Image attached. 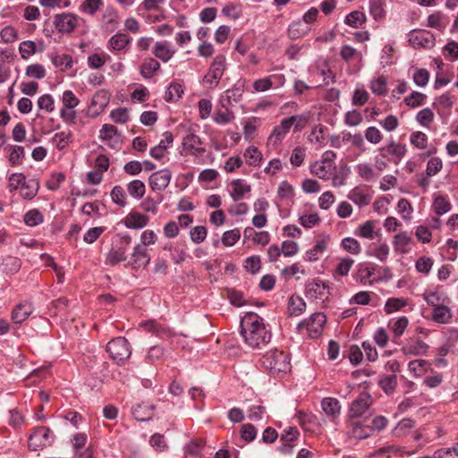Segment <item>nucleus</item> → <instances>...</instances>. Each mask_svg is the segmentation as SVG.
<instances>
[{"label":"nucleus","mask_w":458,"mask_h":458,"mask_svg":"<svg viewBox=\"0 0 458 458\" xmlns=\"http://www.w3.org/2000/svg\"><path fill=\"white\" fill-rule=\"evenodd\" d=\"M241 335L251 349H261L271 340L272 334L257 313L247 312L241 321Z\"/></svg>","instance_id":"1"},{"label":"nucleus","mask_w":458,"mask_h":458,"mask_svg":"<svg viewBox=\"0 0 458 458\" xmlns=\"http://www.w3.org/2000/svg\"><path fill=\"white\" fill-rule=\"evenodd\" d=\"M261 364L273 377H279L291 370L288 354L276 349L266 352L261 358Z\"/></svg>","instance_id":"2"},{"label":"nucleus","mask_w":458,"mask_h":458,"mask_svg":"<svg viewBox=\"0 0 458 458\" xmlns=\"http://www.w3.org/2000/svg\"><path fill=\"white\" fill-rule=\"evenodd\" d=\"M373 399L368 392H362L354 399L349 407V420L367 419L373 414L371 405Z\"/></svg>","instance_id":"3"},{"label":"nucleus","mask_w":458,"mask_h":458,"mask_svg":"<svg viewBox=\"0 0 458 458\" xmlns=\"http://www.w3.org/2000/svg\"><path fill=\"white\" fill-rule=\"evenodd\" d=\"M131 242V237L128 234H118L114 246L107 254L106 264L115 266L127 259V250Z\"/></svg>","instance_id":"4"},{"label":"nucleus","mask_w":458,"mask_h":458,"mask_svg":"<svg viewBox=\"0 0 458 458\" xmlns=\"http://www.w3.org/2000/svg\"><path fill=\"white\" fill-rule=\"evenodd\" d=\"M336 155L334 151L327 150L323 156L322 159L315 162L310 166V172L315 176L322 180H328L333 173L335 171V159Z\"/></svg>","instance_id":"5"},{"label":"nucleus","mask_w":458,"mask_h":458,"mask_svg":"<svg viewBox=\"0 0 458 458\" xmlns=\"http://www.w3.org/2000/svg\"><path fill=\"white\" fill-rule=\"evenodd\" d=\"M226 69V59L223 55H217L210 64V67L203 78V83L208 89L218 86L221 78Z\"/></svg>","instance_id":"6"},{"label":"nucleus","mask_w":458,"mask_h":458,"mask_svg":"<svg viewBox=\"0 0 458 458\" xmlns=\"http://www.w3.org/2000/svg\"><path fill=\"white\" fill-rule=\"evenodd\" d=\"M326 322L327 317L323 312H315L309 318L299 323L298 330L301 333L306 331L310 337L317 338L322 334Z\"/></svg>","instance_id":"7"},{"label":"nucleus","mask_w":458,"mask_h":458,"mask_svg":"<svg viewBox=\"0 0 458 458\" xmlns=\"http://www.w3.org/2000/svg\"><path fill=\"white\" fill-rule=\"evenodd\" d=\"M106 350L117 363L124 361L131 356V347L124 337L111 340L106 345Z\"/></svg>","instance_id":"8"},{"label":"nucleus","mask_w":458,"mask_h":458,"mask_svg":"<svg viewBox=\"0 0 458 458\" xmlns=\"http://www.w3.org/2000/svg\"><path fill=\"white\" fill-rule=\"evenodd\" d=\"M54 437L55 436L49 428L38 427L30 436L29 446L30 449L37 451L50 445L54 442Z\"/></svg>","instance_id":"9"},{"label":"nucleus","mask_w":458,"mask_h":458,"mask_svg":"<svg viewBox=\"0 0 458 458\" xmlns=\"http://www.w3.org/2000/svg\"><path fill=\"white\" fill-rule=\"evenodd\" d=\"M409 43L414 48H430L435 45V37L428 30H416L410 33Z\"/></svg>","instance_id":"10"},{"label":"nucleus","mask_w":458,"mask_h":458,"mask_svg":"<svg viewBox=\"0 0 458 458\" xmlns=\"http://www.w3.org/2000/svg\"><path fill=\"white\" fill-rule=\"evenodd\" d=\"M79 17L73 13L56 14L54 25L60 33H71L78 26Z\"/></svg>","instance_id":"11"},{"label":"nucleus","mask_w":458,"mask_h":458,"mask_svg":"<svg viewBox=\"0 0 458 458\" xmlns=\"http://www.w3.org/2000/svg\"><path fill=\"white\" fill-rule=\"evenodd\" d=\"M172 174L168 169H161L153 173L148 178V183L152 191H163L170 183Z\"/></svg>","instance_id":"12"},{"label":"nucleus","mask_w":458,"mask_h":458,"mask_svg":"<svg viewBox=\"0 0 458 458\" xmlns=\"http://www.w3.org/2000/svg\"><path fill=\"white\" fill-rule=\"evenodd\" d=\"M422 297L424 301L433 309L442 305L449 304L451 301L446 293L441 290L439 287H437L434 290L426 291L422 294Z\"/></svg>","instance_id":"13"},{"label":"nucleus","mask_w":458,"mask_h":458,"mask_svg":"<svg viewBox=\"0 0 458 458\" xmlns=\"http://www.w3.org/2000/svg\"><path fill=\"white\" fill-rule=\"evenodd\" d=\"M149 261L150 257L147 249L141 244H138L134 247L131 260L128 262L127 266L131 267L134 269H139L148 266Z\"/></svg>","instance_id":"14"},{"label":"nucleus","mask_w":458,"mask_h":458,"mask_svg":"<svg viewBox=\"0 0 458 458\" xmlns=\"http://www.w3.org/2000/svg\"><path fill=\"white\" fill-rule=\"evenodd\" d=\"M321 408L323 412L327 416V418L333 421L336 422L338 420L342 406L340 402L336 398L333 397H325L321 400Z\"/></svg>","instance_id":"15"},{"label":"nucleus","mask_w":458,"mask_h":458,"mask_svg":"<svg viewBox=\"0 0 458 458\" xmlns=\"http://www.w3.org/2000/svg\"><path fill=\"white\" fill-rule=\"evenodd\" d=\"M328 293V286L319 279H313L306 284L305 293L310 299L322 300Z\"/></svg>","instance_id":"16"},{"label":"nucleus","mask_w":458,"mask_h":458,"mask_svg":"<svg viewBox=\"0 0 458 458\" xmlns=\"http://www.w3.org/2000/svg\"><path fill=\"white\" fill-rule=\"evenodd\" d=\"M328 236L318 237L314 246L305 253V259L310 262L318 261L327 249Z\"/></svg>","instance_id":"17"},{"label":"nucleus","mask_w":458,"mask_h":458,"mask_svg":"<svg viewBox=\"0 0 458 458\" xmlns=\"http://www.w3.org/2000/svg\"><path fill=\"white\" fill-rule=\"evenodd\" d=\"M174 141V136L170 131H165L163 133V139L160 142L150 148L149 155L155 159H161L165 157L167 149L172 147Z\"/></svg>","instance_id":"18"},{"label":"nucleus","mask_w":458,"mask_h":458,"mask_svg":"<svg viewBox=\"0 0 458 458\" xmlns=\"http://www.w3.org/2000/svg\"><path fill=\"white\" fill-rule=\"evenodd\" d=\"M201 144L199 137L193 133H189L183 137L182 142L183 150L194 156L200 155L205 151Z\"/></svg>","instance_id":"19"},{"label":"nucleus","mask_w":458,"mask_h":458,"mask_svg":"<svg viewBox=\"0 0 458 458\" xmlns=\"http://www.w3.org/2000/svg\"><path fill=\"white\" fill-rule=\"evenodd\" d=\"M349 435L355 439H365L372 436V429L369 425H365L357 420H349Z\"/></svg>","instance_id":"20"},{"label":"nucleus","mask_w":458,"mask_h":458,"mask_svg":"<svg viewBox=\"0 0 458 458\" xmlns=\"http://www.w3.org/2000/svg\"><path fill=\"white\" fill-rule=\"evenodd\" d=\"M149 222L147 215L138 211H131L123 219V224L128 229H141Z\"/></svg>","instance_id":"21"},{"label":"nucleus","mask_w":458,"mask_h":458,"mask_svg":"<svg viewBox=\"0 0 458 458\" xmlns=\"http://www.w3.org/2000/svg\"><path fill=\"white\" fill-rule=\"evenodd\" d=\"M230 196L233 201L242 200L244 196L251 191L250 185L244 182L242 179L233 180L230 183Z\"/></svg>","instance_id":"22"},{"label":"nucleus","mask_w":458,"mask_h":458,"mask_svg":"<svg viewBox=\"0 0 458 458\" xmlns=\"http://www.w3.org/2000/svg\"><path fill=\"white\" fill-rule=\"evenodd\" d=\"M274 81H277L280 85H283L284 82V76L273 74L268 77L256 80L253 82V89L255 92L267 91L273 87Z\"/></svg>","instance_id":"23"},{"label":"nucleus","mask_w":458,"mask_h":458,"mask_svg":"<svg viewBox=\"0 0 458 458\" xmlns=\"http://www.w3.org/2000/svg\"><path fill=\"white\" fill-rule=\"evenodd\" d=\"M290 129L288 122L285 119L282 120L280 124L274 128L267 143L272 146H277L289 132Z\"/></svg>","instance_id":"24"},{"label":"nucleus","mask_w":458,"mask_h":458,"mask_svg":"<svg viewBox=\"0 0 458 458\" xmlns=\"http://www.w3.org/2000/svg\"><path fill=\"white\" fill-rule=\"evenodd\" d=\"M33 307L30 302H21L15 306L12 312V319L14 323L21 324L32 313Z\"/></svg>","instance_id":"25"},{"label":"nucleus","mask_w":458,"mask_h":458,"mask_svg":"<svg viewBox=\"0 0 458 458\" xmlns=\"http://www.w3.org/2000/svg\"><path fill=\"white\" fill-rule=\"evenodd\" d=\"M347 198L360 208L368 206L371 201V195L365 192L360 187H355L349 191Z\"/></svg>","instance_id":"26"},{"label":"nucleus","mask_w":458,"mask_h":458,"mask_svg":"<svg viewBox=\"0 0 458 458\" xmlns=\"http://www.w3.org/2000/svg\"><path fill=\"white\" fill-rule=\"evenodd\" d=\"M355 171L357 174L366 182H373L377 179L378 174L368 162H361L356 165Z\"/></svg>","instance_id":"27"},{"label":"nucleus","mask_w":458,"mask_h":458,"mask_svg":"<svg viewBox=\"0 0 458 458\" xmlns=\"http://www.w3.org/2000/svg\"><path fill=\"white\" fill-rule=\"evenodd\" d=\"M110 100V94L106 89L98 90L91 100L90 107L95 109V113H99L108 105Z\"/></svg>","instance_id":"28"},{"label":"nucleus","mask_w":458,"mask_h":458,"mask_svg":"<svg viewBox=\"0 0 458 458\" xmlns=\"http://www.w3.org/2000/svg\"><path fill=\"white\" fill-rule=\"evenodd\" d=\"M380 152H387L389 155L394 157L398 160H401L406 154L407 148L404 144L391 140L387 145L378 148Z\"/></svg>","instance_id":"29"},{"label":"nucleus","mask_w":458,"mask_h":458,"mask_svg":"<svg viewBox=\"0 0 458 458\" xmlns=\"http://www.w3.org/2000/svg\"><path fill=\"white\" fill-rule=\"evenodd\" d=\"M131 38L128 35L116 33L108 40L107 47L113 52L122 51L131 43Z\"/></svg>","instance_id":"30"},{"label":"nucleus","mask_w":458,"mask_h":458,"mask_svg":"<svg viewBox=\"0 0 458 458\" xmlns=\"http://www.w3.org/2000/svg\"><path fill=\"white\" fill-rule=\"evenodd\" d=\"M132 415L139 421L149 420L153 415V406L148 403H140L132 407Z\"/></svg>","instance_id":"31"},{"label":"nucleus","mask_w":458,"mask_h":458,"mask_svg":"<svg viewBox=\"0 0 458 458\" xmlns=\"http://www.w3.org/2000/svg\"><path fill=\"white\" fill-rule=\"evenodd\" d=\"M140 327L148 331L156 334L159 337H170L172 336V332L169 328H166L161 325H159L155 320H148L140 324Z\"/></svg>","instance_id":"32"},{"label":"nucleus","mask_w":458,"mask_h":458,"mask_svg":"<svg viewBox=\"0 0 458 458\" xmlns=\"http://www.w3.org/2000/svg\"><path fill=\"white\" fill-rule=\"evenodd\" d=\"M448 305L434 308L431 313L432 320L439 324L448 323L452 318V311Z\"/></svg>","instance_id":"33"},{"label":"nucleus","mask_w":458,"mask_h":458,"mask_svg":"<svg viewBox=\"0 0 458 458\" xmlns=\"http://www.w3.org/2000/svg\"><path fill=\"white\" fill-rule=\"evenodd\" d=\"M153 54L156 57L165 63L174 56V50L171 49L167 42H157L153 49Z\"/></svg>","instance_id":"34"},{"label":"nucleus","mask_w":458,"mask_h":458,"mask_svg":"<svg viewBox=\"0 0 458 458\" xmlns=\"http://www.w3.org/2000/svg\"><path fill=\"white\" fill-rule=\"evenodd\" d=\"M242 89L238 86L227 89L220 98L221 106H232L233 103L238 102L242 96Z\"/></svg>","instance_id":"35"},{"label":"nucleus","mask_w":458,"mask_h":458,"mask_svg":"<svg viewBox=\"0 0 458 458\" xmlns=\"http://www.w3.org/2000/svg\"><path fill=\"white\" fill-rule=\"evenodd\" d=\"M72 133L70 130L56 132L51 139L52 144L58 149H65L72 141Z\"/></svg>","instance_id":"36"},{"label":"nucleus","mask_w":458,"mask_h":458,"mask_svg":"<svg viewBox=\"0 0 458 458\" xmlns=\"http://www.w3.org/2000/svg\"><path fill=\"white\" fill-rule=\"evenodd\" d=\"M310 28L304 24L301 21H293L288 28V36L292 39L300 38L309 33Z\"/></svg>","instance_id":"37"},{"label":"nucleus","mask_w":458,"mask_h":458,"mask_svg":"<svg viewBox=\"0 0 458 458\" xmlns=\"http://www.w3.org/2000/svg\"><path fill=\"white\" fill-rule=\"evenodd\" d=\"M411 242V237L407 232H401L394 236L393 245L396 251L400 253H407L408 246Z\"/></svg>","instance_id":"38"},{"label":"nucleus","mask_w":458,"mask_h":458,"mask_svg":"<svg viewBox=\"0 0 458 458\" xmlns=\"http://www.w3.org/2000/svg\"><path fill=\"white\" fill-rule=\"evenodd\" d=\"M447 24V18L439 11L428 16L427 26L443 31Z\"/></svg>","instance_id":"39"},{"label":"nucleus","mask_w":458,"mask_h":458,"mask_svg":"<svg viewBox=\"0 0 458 458\" xmlns=\"http://www.w3.org/2000/svg\"><path fill=\"white\" fill-rule=\"evenodd\" d=\"M160 64L154 58H146L140 65V74L145 79L152 78L159 70Z\"/></svg>","instance_id":"40"},{"label":"nucleus","mask_w":458,"mask_h":458,"mask_svg":"<svg viewBox=\"0 0 458 458\" xmlns=\"http://www.w3.org/2000/svg\"><path fill=\"white\" fill-rule=\"evenodd\" d=\"M306 310V302L300 296L293 295L288 301V313L291 316H300Z\"/></svg>","instance_id":"41"},{"label":"nucleus","mask_w":458,"mask_h":458,"mask_svg":"<svg viewBox=\"0 0 458 458\" xmlns=\"http://www.w3.org/2000/svg\"><path fill=\"white\" fill-rule=\"evenodd\" d=\"M230 106H222V109L216 110L213 114V120L216 123L225 125L230 123L234 119V114L229 109Z\"/></svg>","instance_id":"42"},{"label":"nucleus","mask_w":458,"mask_h":458,"mask_svg":"<svg viewBox=\"0 0 458 458\" xmlns=\"http://www.w3.org/2000/svg\"><path fill=\"white\" fill-rule=\"evenodd\" d=\"M310 117V112H306L299 115H293L291 117L285 118V120L288 122V124L291 128L294 125V131H300L308 124Z\"/></svg>","instance_id":"43"},{"label":"nucleus","mask_w":458,"mask_h":458,"mask_svg":"<svg viewBox=\"0 0 458 458\" xmlns=\"http://www.w3.org/2000/svg\"><path fill=\"white\" fill-rule=\"evenodd\" d=\"M127 191L134 199H141L146 192L145 183L140 180H133L127 184Z\"/></svg>","instance_id":"44"},{"label":"nucleus","mask_w":458,"mask_h":458,"mask_svg":"<svg viewBox=\"0 0 458 458\" xmlns=\"http://www.w3.org/2000/svg\"><path fill=\"white\" fill-rule=\"evenodd\" d=\"M409 370L414 377H421L430 368V364L425 360H414L409 362Z\"/></svg>","instance_id":"45"},{"label":"nucleus","mask_w":458,"mask_h":458,"mask_svg":"<svg viewBox=\"0 0 458 458\" xmlns=\"http://www.w3.org/2000/svg\"><path fill=\"white\" fill-rule=\"evenodd\" d=\"M357 236L373 240L375 238V222L368 220L360 225L355 231Z\"/></svg>","instance_id":"46"},{"label":"nucleus","mask_w":458,"mask_h":458,"mask_svg":"<svg viewBox=\"0 0 458 458\" xmlns=\"http://www.w3.org/2000/svg\"><path fill=\"white\" fill-rule=\"evenodd\" d=\"M206 441L202 438H194L191 439L188 444L184 446L185 454L191 456H199L201 454V449L205 445Z\"/></svg>","instance_id":"47"},{"label":"nucleus","mask_w":458,"mask_h":458,"mask_svg":"<svg viewBox=\"0 0 458 458\" xmlns=\"http://www.w3.org/2000/svg\"><path fill=\"white\" fill-rule=\"evenodd\" d=\"M374 273L375 267L369 264H360L357 273L358 281L362 284H366L368 282L369 284H372V281H369V279L374 275Z\"/></svg>","instance_id":"48"},{"label":"nucleus","mask_w":458,"mask_h":458,"mask_svg":"<svg viewBox=\"0 0 458 458\" xmlns=\"http://www.w3.org/2000/svg\"><path fill=\"white\" fill-rule=\"evenodd\" d=\"M408 304L407 299L405 298H389L385 304V311L386 314L402 310Z\"/></svg>","instance_id":"49"},{"label":"nucleus","mask_w":458,"mask_h":458,"mask_svg":"<svg viewBox=\"0 0 458 458\" xmlns=\"http://www.w3.org/2000/svg\"><path fill=\"white\" fill-rule=\"evenodd\" d=\"M387 80L385 76H379L370 82L371 91L379 96H384L387 93Z\"/></svg>","instance_id":"50"},{"label":"nucleus","mask_w":458,"mask_h":458,"mask_svg":"<svg viewBox=\"0 0 458 458\" xmlns=\"http://www.w3.org/2000/svg\"><path fill=\"white\" fill-rule=\"evenodd\" d=\"M451 203L449 200L443 197V196H437L434 199L433 201V208L437 215L442 216L451 209Z\"/></svg>","instance_id":"51"},{"label":"nucleus","mask_w":458,"mask_h":458,"mask_svg":"<svg viewBox=\"0 0 458 458\" xmlns=\"http://www.w3.org/2000/svg\"><path fill=\"white\" fill-rule=\"evenodd\" d=\"M183 94L182 86L180 83L173 82L165 91V98L167 102L177 101Z\"/></svg>","instance_id":"52"},{"label":"nucleus","mask_w":458,"mask_h":458,"mask_svg":"<svg viewBox=\"0 0 458 458\" xmlns=\"http://www.w3.org/2000/svg\"><path fill=\"white\" fill-rule=\"evenodd\" d=\"M354 260L351 258L342 259L334 270V276H345L351 270Z\"/></svg>","instance_id":"53"},{"label":"nucleus","mask_w":458,"mask_h":458,"mask_svg":"<svg viewBox=\"0 0 458 458\" xmlns=\"http://www.w3.org/2000/svg\"><path fill=\"white\" fill-rule=\"evenodd\" d=\"M3 270L6 274H14L21 268V260L16 257L9 256L3 261Z\"/></svg>","instance_id":"54"},{"label":"nucleus","mask_w":458,"mask_h":458,"mask_svg":"<svg viewBox=\"0 0 458 458\" xmlns=\"http://www.w3.org/2000/svg\"><path fill=\"white\" fill-rule=\"evenodd\" d=\"M366 21V16L363 13L359 11H353L350 13L344 20V22L352 27V28H358L359 26L362 25Z\"/></svg>","instance_id":"55"},{"label":"nucleus","mask_w":458,"mask_h":458,"mask_svg":"<svg viewBox=\"0 0 458 458\" xmlns=\"http://www.w3.org/2000/svg\"><path fill=\"white\" fill-rule=\"evenodd\" d=\"M112 200L119 207H125L127 204V198L123 188L120 185H115L111 191Z\"/></svg>","instance_id":"56"},{"label":"nucleus","mask_w":458,"mask_h":458,"mask_svg":"<svg viewBox=\"0 0 458 458\" xmlns=\"http://www.w3.org/2000/svg\"><path fill=\"white\" fill-rule=\"evenodd\" d=\"M110 59V55L102 54H92L88 56V64L91 69H99Z\"/></svg>","instance_id":"57"},{"label":"nucleus","mask_w":458,"mask_h":458,"mask_svg":"<svg viewBox=\"0 0 458 458\" xmlns=\"http://www.w3.org/2000/svg\"><path fill=\"white\" fill-rule=\"evenodd\" d=\"M379 385L386 394L393 393L397 386L396 376L394 374L383 376Z\"/></svg>","instance_id":"58"},{"label":"nucleus","mask_w":458,"mask_h":458,"mask_svg":"<svg viewBox=\"0 0 458 458\" xmlns=\"http://www.w3.org/2000/svg\"><path fill=\"white\" fill-rule=\"evenodd\" d=\"M434 116L435 115L432 110L428 107H426L417 114L416 120L420 125L424 127H429V125L434 121Z\"/></svg>","instance_id":"59"},{"label":"nucleus","mask_w":458,"mask_h":458,"mask_svg":"<svg viewBox=\"0 0 458 458\" xmlns=\"http://www.w3.org/2000/svg\"><path fill=\"white\" fill-rule=\"evenodd\" d=\"M341 246L349 253L357 255L361 251L359 242L352 237H346L342 240Z\"/></svg>","instance_id":"60"},{"label":"nucleus","mask_w":458,"mask_h":458,"mask_svg":"<svg viewBox=\"0 0 458 458\" xmlns=\"http://www.w3.org/2000/svg\"><path fill=\"white\" fill-rule=\"evenodd\" d=\"M409 320L406 317H400L394 320L391 325V330L394 333V337H400L407 328Z\"/></svg>","instance_id":"61"},{"label":"nucleus","mask_w":458,"mask_h":458,"mask_svg":"<svg viewBox=\"0 0 458 458\" xmlns=\"http://www.w3.org/2000/svg\"><path fill=\"white\" fill-rule=\"evenodd\" d=\"M383 0H370L369 13L375 20H381L385 16Z\"/></svg>","instance_id":"62"},{"label":"nucleus","mask_w":458,"mask_h":458,"mask_svg":"<svg viewBox=\"0 0 458 458\" xmlns=\"http://www.w3.org/2000/svg\"><path fill=\"white\" fill-rule=\"evenodd\" d=\"M426 95L423 93L413 91L404 98V103L411 107H417L424 104Z\"/></svg>","instance_id":"63"},{"label":"nucleus","mask_w":458,"mask_h":458,"mask_svg":"<svg viewBox=\"0 0 458 458\" xmlns=\"http://www.w3.org/2000/svg\"><path fill=\"white\" fill-rule=\"evenodd\" d=\"M340 55L346 62H350L353 59L360 60L362 58V55L360 52L348 45L344 46L342 47L340 51Z\"/></svg>","instance_id":"64"}]
</instances>
